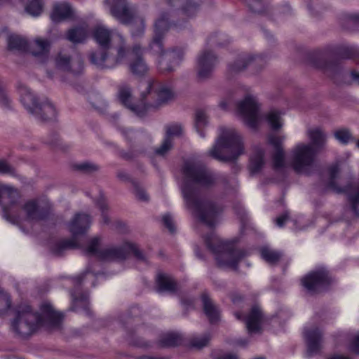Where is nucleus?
<instances>
[{"instance_id":"0eeeda50","label":"nucleus","mask_w":359,"mask_h":359,"mask_svg":"<svg viewBox=\"0 0 359 359\" xmlns=\"http://www.w3.org/2000/svg\"><path fill=\"white\" fill-rule=\"evenodd\" d=\"M129 252H133L139 260L147 262V256L133 243L126 242L122 246L118 247L102 248L101 238L96 236L90 241L86 249V252L88 255H93L102 261L123 259Z\"/></svg>"},{"instance_id":"79ce46f5","label":"nucleus","mask_w":359,"mask_h":359,"mask_svg":"<svg viewBox=\"0 0 359 359\" xmlns=\"http://www.w3.org/2000/svg\"><path fill=\"white\" fill-rule=\"evenodd\" d=\"M327 74L330 76L335 83H340L348 74L342 72L339 67H330L326 69Z\"/></svg>"},{"instance_id":"4468645a","label":"nucleus","mask_w":359,"mask_h":359,"mask_svg":"<svg viewBox=\"0 0 359 359\" xmlns=\"http://www.w3.org/2000/svg\"><path fill=\"white\" fill-rule=\"evenodd\" d=\"M217 62V57L211 50L205 48L201 50L196 57L195 67L198 79L203 81L209 79Z\"/></svg>"},{"instance_id":"cd10ccee","label":"nucleus","mask_w":359,"mask_h":359,"mask_svg":"<svg viewBox=\"0 0 359 359\" xmlns=\"http://www.w3.org/2000/svg\"><path fill=\"white\" fill-rule=\"evenodd\" d=\"M73 15V9L67 3H58L54 6L51 19L54 22H59L70 18Z\"/></svg>"},{"instance_id":"412c9836","label":"nucleus","mask_w":359,"mask_h":359,"mask_svg":"<svg viewBox=\"0 0 359 359\" xmlns=\"http://www.w3.org/2000/svg\"><path fill=\"white\" fill-rule=\"evenodd\" d=\"M118 97L119 101L130 111L138 116H142L146 111L144 104H135L133 102V97L131 88L127 84H122L118 88Z\"/></svg>"},{"instance_id":"de8ad7c7","label":"nucleus","mask_w":359,"mask_h":359,"mask_svg":"<svg viewBox=\"0 0 359 359\" xmlns=\"http://www.w3.org/2000/svg\"><path fill=\"white\" fill-rule=\"evenodd\" d=\"M96 203H97V205L98 206V208H100V211L102 212V222L104 224H107L109 222V219L108 216L104 212V210L107 209V204L106 203V199L103 195L100 196Z\"/></svg>"},{"instance_id":"a878e982","label":"nucleus","mask_w":359,"mask_h":359,"mask_svg":"<svg viewBox=\"0 0 359 359\" xmlns=\"http://www.w3.org/2000/svg\"><path fill=\"white\" fill-rule=\"evenodd\" d=\"M262 314L260 309L253 306L245 318V324L248 333H258L261 330Z\"/></svg>"},{"instance_id":"a18cd8bd","label":"nucleus","mask_w":359,"mask_h":359,"mask_svg":"<svg viewBox=\"0 0 359 359\" xmlns=\"http://www.w3.org/2000/svg\"><path fill=\"white\" fill-rule=\"evenodd\" d=\"M172 145L173 141L165 137L162 144L155 152L158 155L164 156L172 148Z\"/></svg>"},{"instance_id":"338daca9","label":"nucleus","mask_w":359,"mask_h":359,"mask_svg":"<svg viewBox=\"0 0 359 359\" xmlns=\"http://www.w3.org/2000/svg\"><path fill=\"white\" fill-rule=\"evenodd\" d=\"M219 105L222 109H226L227 108L228 103L226 102H221Z\"/></svg>"},{"instance_id":"7ed1b4c3","label":"nucleus","mask_w":359,"mask_h":359,"mask_svg":"<svg viewBox=\"0 0 359 359\" xmlns=\"http://www.w3.org/2000/svg\"><path fill=\"white\" fill-rule=\"evenodd\" d=\"M41 314L32 311L29 306L19 308L16 318L13 320L11 327L13 332L22 337L32 334L41 326L49 328H58L63 319V316L55 311L51 305L47 303L41 307Z\"/></svg>"},{"instance_id":"c85d7f7f","label":"nucleus","mask_w":359,"mask_h":359,"mask_svg":"<svg viewBox=\"0 0 359 359\" xmlns=\"http://www.w3.org/2000/svg\"><path fill=\"white\" fill-rule=\"evenodd\" d=\"M203 311L211 323H216L219 318V311L205 293L201 297Z\"/></svg>"},{"instance_id":"aec40b11","label":"nucleus","mask_w":359,"mask_h":359,"mask_svg":"<svg viewBox=\"0 0 359 359\" xmlns=\"http://www.w3.org/2000/svg\"><path fill=\"white\" fill-rule=\"evenodd\" d=\"M57 69L62 71H70L74 74L81 72L83 69V60L79 55L71 57L65 53H59L55 58Z\"/></svg>"},{"instance_id":"f03ea898","label":"nucleus","mask_w":359,"mask_h":359,"mask_svg":"<svg viewBox=\"0 0 359 359\" xmlns=\"http://www.w3.org/2000/svg\"><path fill=\"white\" fill-rule=\"evenodd\" d=\"M93 36L103 48L90 55L93 65L100 69H111L125 61L127 51L125 39L121 34L100 25L95 27Z\"/></svg>"},{"instance_id":"f8f14e48","label":"nucleus","mask_w":359,"mask_h":359,"mask_svg":"<svg viewBox=\"0 0 359 359\" xmlns=\"http://www.w3.org/2000/svg\"><path fill=\"white\" fill-rule=\"evenodd\" d=\"M237 112L244 123L251 128H255L260 120L259 107L257 100L252 95H247L237 104Z\"/></svg>"},{"instance_id":"c9c22d12","label":"nucleus","mask_w":359,"mask_h":359,"mask_svg":"<svg viewBox=\"0 0 359 359\" xmlns=\"http://www.w3.org/2000/svg\"><path fill=\"white\" fill-rule=\"evenodd\" d=\"M182 342V337L176 333H168L161 337L159 339V345L162 347H170L180 345Z\"/></svg>"},{"instance_id":"0e129e2a","label":"nucleus","mask_w":359,"mask_h":359,"mask_svg":"<svg viewBox=\"0 0 359 359\" xmlns=\"http://www.w3.org/2000/svg\"><path fill=\"white\" fill-rule=\"evenodd\" d=\"M118 177L122 180H126L128 176L126 173L120 172L118 173Z\"/></svg>"},{"instance_id":"6e6552de","label":"nucleus","mask_w":359,"mask_h":359,"mask_svg":"<svg viewBox=\"0 0 359 359\" xmlns=\"http://www.w3.org/2000/svg\"><path fill=\"white\" fill-rule=\"evenodd\" d=\"M105 5L109 8L112 17L122 24L130 25L133 37L143 35L145 30L144 19L138 15L135 6L129 4L126 0H105Z\"/></svg>"},{"instance_id":"5fc2aeb1","label":"nucleus","mask_w":359,"mask_h":359,"mask_svg":"<svg viewBox=\"0 0 359 359\" xmlns=\"http://www.w3.org/2000/svg\"><path fill=\"white\" fill-rule=\"evenodd\" d=\"M212 357L214 359H238L236 354L233 353H224L220 351H214L212 353Z\"/></svg>"},{"instance_id":"2eb2a0df","label":"nucleus","mask_w":359,"mask_h":359,"mask_svg":"<svg viewBox=\"0 0 359 359\" xmlns=\"http://www.w3.org/2000/svg\"><path fill=\"white\" fill-rule=\"evenodd\" d=\"M147 94L154 100L155 107L165 104L175 97V93L170 86L154 79L147 82Z\"/></svg>"},{"instance_id":"a19ab883","label":"nucleus","mask_w":359,"mask_h":359,"mask_svg":"<svg viewBox=\"0 0 359 359\" xmlns=\"http://www.w3.org/2000/svg\"><path fill=\"white\" fill-rule=\"evenodd\" d=\"M335 139L341 144H346L352 140V135L350 131L345 128L337 130L334 133Z\"/></svg>"},{"instance_id":"39448f33","label":"nucleus","mask_w":359,"mask_h":359,"mask_svg":"<svg viewBox=\"0 0 359 359\" xmlns=\"http://www.w3.org/2000/svg\"><path fill=\"white\" fill-rule=\"evenodd\" d=\"M244 152L243 137L233 127L222 126L209 155L222 161H234Z\"/></svg>"},{"instance_id":"1a4fd4ad","label":"nucleus","mask_w":359,"mask_h":359,"mask_svg":"<svg viewBox=\"0 0 359 359\" xmlns=\"http://www.w3.org/2000/svg\"><path fill=\"white\" fill-rule=\"evenodd\" d=\"M91 223L92 218L90 215L83 212L76 213L67 224L68 229L72 234V238L57 241L53 247V252L60 256L67 250L78 248L79 243L76 236L86 233L90 227Z\"/></svg>"},{"instance_id":"f3484780","label":"nucleus","mask_w":359,"mask_h":359,"mask_svg":"<svg viewBox=\"0 0 359 359\" xmlns=\"http://www.w3.org/2000/svg\"><path fill=\"white\" fill-rule=\"evenodd\" d=\"M18 206V210L15 212V221L11 222L16 223L19 220V212L22 209L26 214L28 219L32 221H40L46 219L49 214V208L47 205H43L38 200H29L22 207Z\"/></svg>"},{"instance_id":"5701e85b","label":"nucleus","mask_w":359,"mask_h":359,"mask_svg":"<svg viewBox=\"0 0 359 359\" xmlns=\"http://www.w3.org/2000/svg\"><path fill=\"white\" fill-rule=\"evenodd\" d=\"M184 2L182 5L180 9L181 14L187 18H191L196 15L199 11L200 6L203 3V0H184ZM165 3L171 6L175 7L180 6L182 0H164Z\"/></svg>"},{"instance_id":"b1692460","label":"nucleus","mask_w":359,"mask_h":359,"mask_svg":"<svg viewBox=\"0 0 359 359\" xmlns=\"http://www.w3.org/2000/svg\"><path fill=\"white\" fill-rule=\"evenodd\" d=\"M285 139V136H277L275 135H271L268 138L269 142L275 149V152L273 155V164L276 169L283 168L285 164V153L281 147V144Z\"/></svg>"},{"instance_id":"052dcab7","label":"nucleus","mask_w":359,"mask_h":359,"mask_svg":"<svg viewBox=\"0 0 359 359\" xmlns=\"http://www.w3.org/2000/svg\"><path fill=\"white\" fill-rule=\"evenodd\" d=\"M349 75L354 81H355L359 84V73L353 71L349 74Z\"/></svg>"},{"instance_id":"2f4dec72","label":"nucleus","mask_w":359,"mask_h":359,"mask_svg":"<svg viewBox=\"0 0 359 359\" xmlns=\"http://www.w3.org/2000/svg\"><path fill=\"white\" fill-rule=\"evenodd\" d=\"M266 120L273 130H279L283 125L282 114L276 109H272L266 114Z\"/></svg>"},{"instance_id":"473e14b6","label":"nucleus","mask_w":359,"mask_h":359,"mask_svg":"<svg viewBox=\"0 0 359 359\" xmlns=\"http://www.w3.org/2000/svg\"><path fill=\"white\" fill-rule=\"evenodd\" d=\"M264 151L259 149L250 158V169L252 174L258 172L264 166Z\"/></svg>"},{"instance_id":"69168bd1","label":"nucleus","mask_w":359,"mask_h":359,"mask_svg":"<svg viewBox=\"0 0 359 359\" xmlns=\"http://www.w3.org/2000/svg\"><path fill=\"white\" fill-rule=\"evenodd\" d=\"M182 303L184 305H191L193 303L192 299H187V301L184 299L182 300Z\"/></svg>"},{"instance_id":"f257e3e1","label":"nucleus","mask_w":359,"mask_h":359,"mask_svg":"<svg viewBox=\"0 0 359 359\" xmlns=\"http://www.w3.org/2000/svg\"><path fill=\"white\" fill-rule=\"evenodd\" d=\"M183 172L185 180L182 191L187 205L205 224L214 226L222 209L210 201L198 199L196 186L211 187L218 178L204 165L192 161L185 163Z\"/></svg>"},{"instance_id":"774afa93","label":"nucleus","mask_w":359,"mask_h":359,"mask_svg":"<svg viewBox=\"0 0 359 359\" xmlns=\"http://www.w3.org/2000/svg\"><path fill=\"white\" fill-rule=\"evenodd\" d=\"M142 359H162V358H156L145 356V357H143Z\"/></svg>"},{"instance_id":"dca6fc26","label":"nucleus","mask_w":359,"mask_h":359,"mask_svg":"<svg viewBox=\"0 0 359 359\" xmlns=\"http://www.w3.org/2000/svg\"><path fill=\"white\" fill-rule=\"evenodd\" d=\"M330 283V278L324 269L313 271L302 279V285L311 293L320 292Z\"/></svg>"},{"instance_id":"72a5a7b5","label":"nucleus","mask_w":359,"mask_h":359,"mask_svg":"<svg viewBox=\"0 0 359 359\" xmlns=\"http://www.w3.org/2000/svg\"><path fill=\"white\" fill-rule=\"evenodd\" d=\"M208 116L203 110H198L195 114L194 126L201 137H205L204 128L208 125Z\"/></svg>"},{"instance_id":"e433bc0d","label":"nucleus","mask_w":359,"mask_h":359,"mask_svg":"<svg viewBox=\"0 0 359 359\" xmlns=\"http://www.w3.org/2000/svg\"><path fill=\"white\" fill-rule=\"evenodd\" d=\"M261 256L267 263L274 264L280 260L282 254L268 247H264L261 250Z\"/></svg>"},{"instance_id":"e2e57ef3","label":"nucleus","mask_w":359,"mask_h":359,"mask_svg":"<svg viewBox=\"0 0 359 359\" xmlns=\"http://www.w3.org/2000/svg\"><path fill=\"white\" fill-rule=\"evenodd\" d=\"M329 359H350V358L348 357H344L343 355H335L330 358Z\"/></svg>"},{"instance_id":"4c0bfd02","label":"nucleus","mask_w":359,"mask_h":359,"mask_svg":"<svg viewBox=\"0 0 359 359\" xmlns=\"http://www.w3.org/2000/svg\"><path fill=\"white\" fill-rule=\"evenodd\" d=\"M11 305L9 294L0 287V315L6 313L11 308Z\"/></svg>"},{"instance_id":"9b49d317","label":"nucleus","mask_w":359,"mask_h":359,"mask_svg":"<svg viewBox=\"0 0 359 359\" xmlns=\"http://www.w3.org/2000/svg\"><path fill=\"white\" fill-rule=\"evenodd\" d=\"M8 48L19 52L29 51L34 56L45 55L50 50V43L48 40L37 38L29 46L27 41L18 35H11L8 39Z\"/></svg>"},{"instance_id":"ea45409f","label":"nucleus","mask_w":359,"mask_h":359,"mask_svg":"<svg viewBox=\"0 0 359 359\" xmlns=\"http://www.w3.org/2000/svg\"><path fill=\"white\" fill-rule=\"evenodd\" d=\"M25 11L32 16H38L43 11V3L41 0H32L26 6Z\"/></svg>"},{"instance_id":"c756f323","label":"nucleus","mask_w":359,"mask_h":359,"mask_svg":"<svg viewBox=\"0 0 359 359\" xmlns=\"http://www.w3.org/2000/svg\"><path fill=\"white\" fill-rule=\"evenodd\" d=\"M156 283L159 292H174L176 290L175 281L166 274L159 273L156 278Z\"/></svg>"},{"instance_id":"6ab92c4d","label":"nucleus","mask_w":359,"mask_h":359,"mask_svg":"<svg viewBox=\"0 0 359 359\" xmlns=\"http://www.w3.org/2000/svg\"><path fill=\"white\" fill-rule=\"evenodd\" d=\"M126 57L129 56V69L135 75L141 76L146 74L149 67L142 57L143 49L140 45H135L131 51L126 48ZM126 58H125L126 60Z\"/></svg>"},{"instance_id":"423d86ee","label":"nucleus","mask_w":359,"mask_h":359,"mask_svg":"<svg viewBox=\"0 0 359 359\" xmlns=\"http://www.w3.org/2000/svg\"><path fill=\"white\" fill-rule=\"evenodd\" d=\"M205 241L221 268L235 270L240 261L245 256L243 250L236 248L233 243L222 240L214 233L207 236Z\"/></svg>"},{"instance_id":"393cba45","label":"nucleus","mask_w":359,"mask_h":359,"mask_svg":"<svg viewBox=\"0 0 359 359\" xmlns=\"http://www.w3.org/2000/svg\"><path fill=\"white\" fill-rule=\"evenodd\" d=\"M36 111V113H32V115L41 121H53L55 119L57 116L54 105L47 99L40 102Z\"/></svg>"},{"instance_id":"7c9ffc66","label":"nucleus","mask_w":359,"mask_h":359,"mask_svg":"<svg viewBox=\"0 0 359 359\" xmlns=\"http://www.w3.org/2000/svg\"><path fill=\"white\" fill-rule=\"evenodd\" d=\"M71 295L72 297V310L75 311H79L80 309H83V311L88 312V295L87 294H82L79 296L77 294V292L72 291L71 292Z\"/></svg>"},{"instance_id":"f704fd0d","label":"nucleus","mask_w":359,"mask_h":359,"mask_svg":"<svg viewBox=\"0 0 359 359\" xmlns=\"http://www.w3.org/2000/svg\"><path fill=\"white\" fill-rule=\"evenodd\" d=\"M88 35V30L86 27H76L69 30L67 39L72 43L82 42Z\"/></svg>"},{"instance_id":"bb28decb","label":"nucleus","mask_w":359,"mask_h":359,"mask_svg":"<svg viewBox=\"0 0 359 359\" xmlns=\"http://www.w3.org/2000/svg\"><path fill=\"white\" fill-rule=\"evenodd\" d=\"M306 135L316 152L318 149L323 148L326 143L327 135L320 128H311L307 130Z\"/></svg>"},{"instance_id":"8fccbe9b","label":"nucleus","mask_w":359,"mask_h":359,"mask_svg":"<svg viewBox=\"0 0 359 359\" xmlns=\"http://www.w3.org/2000/svg\"><path fill=\"white\" fill-rule=\"evenodd\" d=\"M96 278L95 274L90 272V271H86L81 275L74 278H73V283L77 286H79L83 280V279H88V280H93Z\"/></svg>"},{"instance_id":"9d476101","label":"nucleus","mask_w":359,"mask_h":359,"mask_svg":"<svg viewBox=\"0 0 359 359\" xmlns=\"http://www.w3.org/2000/svg\"><path fill=\"white\" fill-rule=\"evenodd\" d=\"M316 154L311 144L298 143L291 151V167L299 174H308L314 165Z\"/></svg>"},{"instance_id":"680f3d73","label":"nucleus","mask_w":359,"mask_h":359,"mask_svg":"<svg viewBox=\"0 0 359 359\" xmlns=\"http://www.w3.org/2000/svg\"><path fill=\"white\" fill-rule=\"evenodd\" d=\"M237 214L241 216L242 220H245L246 214H245V210L243 208H239V209L237 211Z\"/></svg>"},{"instance_id":"58836bf2","label":"nucleus","mask_w":359,"mask_h":359,"mask_svg":"<svg viewBox=\"0 0 359 359\" xmlns=\"http://www.w3.org/2000/svg\"><path fill=\"white\" fill-rule=\"evenodd\" d=\"M230 39L224 34L217 33L211 35L208 39V43L211 46H224L229 43Z\"/></svg>"},{"instance_id":"4d7b16f0","label":"nucleus","mask_w":359,"mask_h":359,"mask_svg":"<svg viewBox=\"0 0 359 359\" xmlns=\"http://www.w3.org/2000/svg\"><path fill=\"white\" fill-rule=\"evenodd\" d=\"M248 5L254 12H259V9L257 6L262 4V0H246Z\"/></svg>"},{"instance_id":"a211bd4d","label":"nucleus","mask_w":359,"mask_h":359,"mask_svg":"<svg viewBox=\"0 0 359 359\" xmlns=\"http://www.w3.org/2000/svg\"><path fill=\"white\" fill-rule=\"evenodd\" d=\"M304 337L307 346L306 357L318 353L323 343L322 331L316 326L306 327L304 328Z\"/></svg>"},{"instance_id":"09e8293b","label":"nucleus","mask_w":359,"mask_h":359,"mask_svg":"<svg viewBox=\"0 0 359 359\" xmlns=\"http://www.w3.org/2000/svg\"><path fill=\"white\" fill-rule=\"evenodd\" d=\"M76 168L79 170L90 173L98 170L99 166L90 162H83L77 164L76 165Z\"/></svg>"},{"instance_id":"3c124183","label":"nucleus","mask_w":359,"mask_h":359,"mask_svg":"<svg viewBox=\"0 0 359 359\" xmlns=\"http://www.w3.org/2000/svg\"><path fill=\"white\" fill-rule=\"evenodd\" d=\"M357 53L356 49L353 46H344L340 52L339 55L342 58H351Z\"/></svg>"},{"instance_id":"6e6d98bb","label":"nucleus","mask_w":359,"mask_h":359,"mask_svg":"<svg viewBox=\"0 0 359 359\" xmlns=\"http://www.w3.org/2000/svg\"><path fill=\"white\" fill-rule=\"evenodd\" d=\"M350 349L355 353H359V333H357L352 339Z\"/></svg>"},{"instance_id":"49530a36","label":"nucleus","mask_w":359,"mask_h":359,"mask_svg":"<svg viewBox=\"0 0 359 359\" xmlns=\"http://www.w3.org/2000/svg\"><path fill=\"white\" fill-rule=\"evenodd\" d=\"M133 193L136 198L141 201H147L149 196L145 190L137 183L133 182Z\"/></svg>"},{"instance_id":"4be33fe9","label":"nucleus","mask_w":359,"mask_h":359,"mask_svg":"<svg viewBox=\"0 0 359 359\" xmlns=\"http://www.w3.org/2000/svg\"><path fill=\"white\" fill-rule=\"evenodd\" d=\"M17 89L20 95V100L25 109L30 114L36 113L40 102L38 101L36 95L31 90L23 83L19 82L17 85Z\"/></svg>"},{"instance_id":"37998d69","label":"nucleus","mask_w":359,"mask_h":359,"mask_svg":"<svg viewBox=\"0 0 359 359\" xmlns=\"http://www.w3.org/2000/svg\"><path fill=\"white\" fill-rule=\"evenodd\" d=\"M182 128L180 124L175 123L166 126V133L165 137L172 140L175 137H178L181 135Z\"/></svg>"},{"instance_id":"603ef678","label":"nucleus","mask_w":359,"mask_h":359,"mask_svg":"<svg viewBox=\"0 0 359 359\" xmlns=\"http://www.w3.org/2000/svg\"><path fill=\"white\" fill-rule=\"evenodd\" d=\"M162 222L170 233H173L175 231L174 221L170 214L164 215L162 217Z\"/></svg>"},{"instance_id":"ddd939ff","label":"nucleus","mask_w":359,"mask_h":359,"mask_svg":"<svg viewBox=\"0 0 359 359\" xmlns=\"http://www.w3.org/2000/svg\"><path fill=\"white\" fill-rule=\"evenodd\" d=\"M265 65L266 61L261 55L243 54L229 65L228 72L231 75H235L249 68L252 74H257Z\"/></svg>"},{"instance_id":"864d4df0","label":"nucleus","mask_w":359,"mask_h":359,"mask_svg":"<svg viewBox=\"0 0 359 359\" xmlns=\"http://www.w3.org/2000/svg\"><path fill=\"white\" fill-rule=\"evenodd\" d=\"M11 104V100L5 90L0 87V106L4 108H8Z\"/></svg>"},{"instance_id":"bf43d9fd","label":"nucleus","mask_w":359,"mask_h":359,"mask_svg":"<svg viewBox=\"0 0 359 359\" xmlns=\"http://www.w3.org/2000/svg\"><path fill=\"white\" fill-rule=\"evenodd\" d=\"M122 133L127 137V138H130L131 137H133L134 135H135V133L130 130V129H123L122 130Z\"/></svg>"},{"instance_id":"c03bdc74","label":"nucleus","mask_w":359,"mask_h":359,"mask_svg":"<svg viewBox=\"0 0 359 359\" xmlns=\"http://www.w3.org/2000/svg\"><path fill=\"white\" fill-rule=\"evenodd\" d=\"M210 339V335L205 334L201 336L194 337L191 341V344L194 347L201 348L208 345Z\"/></svg>"},{"instance_id":"13d9d810","label":"nucleus","mask_w":359,"mask_h":359,"mask_svg":"<svg viewBox=\"0 0 359 359\" xmlns=\"http://www.w3.org/2000/svg\"><path fill=\"white\" fill-rule=\"evenodd\" d=\"M287 219H288V216L287 214H284V215L278 217L276 219L277 226H278L279 227H282L284 225V224L286 222Z\"/></svg>"},{"instance_id":"20e7f679","label":"nucleus","mask_w":359,"mask_h":359,"mask_svg":"<svg viewBox=\"0 0 359 359\" xmlns=\"http://www.w3.org/2000/svg\"><path fill=\"white\" fill-rule=\"evenodd\" d=\"M170 27L168 14L161 12L154 23V34L149 44V49L154 54L160 56L158 67L162 72H173L183 60L184 55V51L180 49L164 51L163 41Z\"/></svg>"}]
</instances>
